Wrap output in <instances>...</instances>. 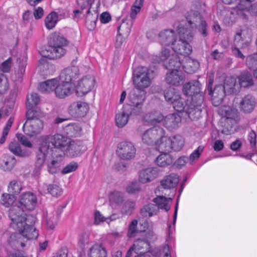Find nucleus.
<instances>
[{"mask_svg": "<svg viewBox=\"0 0 257 257\" xmlns=\"http://www.w3.org/2000/svg\"><path fill=\"white\" fill-rule=\"evenodd\" d=\"M69 143L68 138L60 134L43 137L37 153V165L41 166L44 164L48 154L52 156L64 157L66 148Z\"/></svg>", "mask_w": 257, "mask_h": 257, "instance_id": "f257e3e1", "label": "nucleus"}, {"mask_svg": "<svg viewBox=\"0 0 257 257\" xmlns=\"http://www.w3.org/2000/svg\"><path fill=\"white\" fill-rule=\"evenodd\" d=\"M9 217L13 227L17 228L20 235L27 239H36L38 236V232L34 227L36 218L31 215H27L23 208L18 206H14L9 210Z\"/></svg>", "mask_w": 257, "mask_h": 257, "instance_id": "f03ea898", "label": "nucleus"}, {"mask_svg": "<svg viewBox=\"0 0 257 257\" xmlns=\"http://www.w3.org/2000/svg\"><path fill=\"white\" fill-rule=\"evenodd\" d=\"M174 28H176L179 36V40L174 44L173 50L182 55L188 56L192 51V47L189 44L194 37V33L190 30L185 27L184 24L175 23Z\"/></svg>", "mask_w": 257, "mask_h": 257, "instance_id": "7ed1b4c3", "label": "nucleus"}, {"mask_svg": "<svg viewBox=\"0 0 257 257\" xmlns=\"http://www.w3.org/2000/svg\"><path fill=\"white\" fill-rule=\"evenodd\" d=\"M27 120L23 125L24 132L32 137L40 134L43 128V122L40 119L42 112L36 109H29L26 112Z\"/></svg>", "mask_w": 257, "mask_h": 257, "instance_id": "20e7f679", "label": "nucleus"}, {"mask_svg": "<svg viewBox=\"0 0 257 257\" xmlns=\"http://www.w3.org/2000/svg\"><path fill=\"white\" fill-rule=\"evenodd\" d=\"M186 19L187 23L183 21L176 23L184 24L185 27L192 32V29H197L203 37H206L208 35V25L199 12L190 11L188 13Z\"/></svg>", "mask_w": 257, "mask_h": 257, "instance_id": "39448f33", "label": "nucleus"}, {"mask_svg": "<svg viewBox=\"0 0 257 257\" xmlns=\"http://www.w3.org/2000/svg\"><path fill=\"white\" fill-rule=\"evenodd\" d=\"M150 70L146 67H138L133 72V81L135 88L144 89L151 83Z\"/></svg>", "mask_w": 257, "mask_h": 257, "instance_id": "423d86ee", "label": "nucleus"}, {"mask_svg": "<svg viewBox=\"0 0 257 257\" xmlns=\"http://www.w3.org/2000/svg\"><path fill=\"white\" fill-rule=\"evenodd\" d=\"M256 101L255 98L250 94L243 97H235L233 100V105L245 113H249L254 109Z\"/></svg>", "mask_w": 257, "mask_h": 257, "instance_id": "0eeeda50", "label": "nucleus"}, {"mask_svg": "<svg viewBox=\"0 0 257 257\" xmlns=\"http://www.w3.org/2000/svg\"><path fill=\"white\" fill-rule=\"evenodd\" d=\"M225 4L230 5L234 2V6L232 7V13L236 14L242 19L246 20L248 15L253 7L249 9L250 3L247 0H222Z\"/></svg>", "mask_w": 257, "mask_h": 257, "instance_id": "6e6552de", "label": "nucleus"}, {"mask_svg": "<svg viewBox=\"0 0 257 257\" xmlns=\"http://www.w3.org/2000/svg\"><path fill=\"white\" fill-rule=\"evenodd\" d=\"M116 152L121 159L127 160L135 157L136 149L132 143L122 142L118 144Z\"/></svg>", "mask_w": 257, "mask_h": 257, "instance_id": "1a4fd4ad", "label": "nucleus"}, {"mask_svg": "<svg viewBox=\"0 0 257 257\" xmlns=\"http://www.w3.org/2000/svg\"><path fill=\"white\" fill-rule=\"evenodd\" d=\"M146 93L144 89L137 88L133 89L129 93L128 98L131 105L139 109L136 112H133L134 113L137 114L140 112V109L142 108L146 99Z\"/></svg>", "mask_w": 257, "mask_h": 257, "instance_id": "9d476101", "label": "nucleus"}, {"mask_svg": "<svg viewBox=\"0 0 257 257\" xmlns=\"http://www.w3.org/2000/svg\"><path fill=\"white\" fill-rule=\"evenodd\" d=\"M163 134V128L159 126H156L148 129L143 134L142 140L144 144L147 145H156V141L159 137Z\"/></svg>", "mask_w": 257, "mask_h": 257, "instance_id": "9b49d317", "label": "nucleus"}, {"mask_svg": "<svg viewBox=\"0 0 257 257\" xmlns=\"http://www.w3.org/2000/svg\"><path fill=\"white\" fill-rule=\"evenodd\" d=\"M94 85L95 79L93 76L87 75L83 77L76 87L77 94L82 96L92 90Z\"/></svg>", "mask_w": 257, "mask_h": 257, "instance_id": "f8f14e48", "label": "nucleus"}, {"mask_svg": "<svg viewBox=\"0 0 257 257\" xmlns=\"http://www.w3.org/2000/svg\"><path fill=\"white\" fill-rule=\"evenodd\" d=\"M159 173L157 167H150L143 169L139 173V182L142 183L150 182L156 178Z\"/></svg>", "mask_w": 257, "mask_h": 257, "instance_id": "ddd939ff", "label": "nucleus"}, {"mask_svg": "<svg viewBox=\"0 0 257 257\" xmlns=\"http://www.w3.org/2000/svg\"><path fill=\"white\" fill-rule=\"evenodd\" d=\"M165 131L163 128V134L159 137L156 142L157 150L160 153H169L172 150L171 137H168L165 135Z\"/></svg>", "mask_w": 257, "mask_h": 257, "instance_id": "4468645a", "label": "nucleus"}, {"mask_svg": "<svg viewBox=\"0 0 257 257\" xmlns=\"http://www.w3.org/2000/svg\"><path fill=\"white\" fill-rule=\"evenodd\" d=\"M204 101L203 93H199L197 95H194L191 97V100L189 101V108H192V118L193 115L197 114V116H199L202 111V104Z\"/></svg>", "mask_w": 257, "mask_h": 257, "instance_id": "2eb2a0df", "label": "nucleus"}, {"mask_svg": "<svg viewBox=\"0 0 257 257\" xmlns=\"http://www.w3.org/2000/svg\"><path fill=\"white\" fill-rule=\"evenodd\" d=\"M74 90V87L72 83L57 84L55 88V93L57 97L64 98L70 95Z\"/></svg>", "mask_w": 257, "mask_h": 257, "instance_id": "dca6fc26", "label": "nucleus"}, {"mask_svg": "<svg viewBox=\"0 0 257 257\" xmlns=\"http://www.w3.org/2000/svg\"><path fill=\"white\" fill-rule=\"evenodd\" d=\"M165 79L168 84L178 86L183 82L184 76L182 71L174 70L166 74Z\"/></svg>", "mask_w": 257, "mask_h": 257, "instance_id": "f3484780", "label": "nucleus"}, {"mask_svg": "<svg viewBox=\"0 0 257 257\" xmlns=\"http://www.w3.org/2000/svg\"><path fill=\"white\" fill-rule=\"evenodd\" d=\"M163 125L170 130L178 128L181 122V116L177 113H172L167 115L163 120Z\"/></svg>", "mask_w": 257, "mask_h": 257, "instance_id": "a211bd4d", "label": "nucleus"}, {"mask_svg": "<svg viewBox=\"0 0 257 257\" xmlns=\"http://www.w3.org/2000/svg\"><path fill=\"white\" fill-rule=\"evenodd\" d=\"M189 100H186L185 99L181 97L179 94V98H177L172 104L174 108L178 111H185L188 114L190 118H192V110L189 108Z\"/></svg>", "mask_w": 257, "mask_h": 257, "instance_id": "6ab92c4d", "label": "nucleus"}, {"mask_svg": "<svg viewBox=\"0 0 257 257\" xmlns=\"http://www.w3.org/2000/svg\"><path fill=\"white\" fill-rule=\"evenodd\" d=\"M20 203L26 209L33 210L37 203L36 197L32 193L29 192L25 193L21 196Z\"/></svg>", "mask_w": 257, "mask_h": 257, "instance_id": "aec40b11", "label": "nucleus"}, {"mask_svg": "<svg viewBox=\"0 0 257 257\" xmlns=\"http://www.w3.org/2000/svg\"><path fill=\"white\" fill-rule=\"evenodd\" d=\"M177 36L173 30H165L159 34L160 42L164 45H172L177 41Z\"/></svg>", "mask_w": 257, "mask_h": 257, "instance_id": "412c9836", "label": "nucleus"}, {"mask_svg": "<svg viewBox=\"0 0 257 257\" xmlns=\"http://www.w3.org/2000/svg\"><path fill=\"white\" fill-rule=\"evenodd\" d=\"M200 84L198 80H193L184 85L183 92L186 95L193 96L199 93H202L200 90Z\"/></svg>", "mask_w": 257, "mask_h": 257, "instance_id": "4be33fe9", "label": "nucleus"}, {"mask_svg": "<svg viewBox=\"0 0 257 257\" xmlns=\"http://www.w3.org/2000/svg\"><path fill=\"white\" fill-rule=\"evenodd\" d=\"M64 47H48V49L43 51V56L50 59L60 58L66 53Z\"/></svg>", "mask_w": 257, "mask_h": 257, "instance_id": "5701e85b", "label": "nucleus"}, {"mask_svg": "<svg viewBox=\"0 0 257 257\" xmlns=\"http://www.w3.org/2000/svg\"><path fill=\"white\" fill-rule=\"evenodd\" d=\"M78 69L76 67L67 68L63 70L60 75V80L64 83H71V82L76 79Z\"/></svg>", "mask_w": 257, "mask_h": 257, "instance_id": "b1692460", "label": "nucleus"}, {"mask_svg": "<svg viewBox=\"0 0 257 257\" xmlns=\"http://www.w3.org/2000/svg\"><path fill=\"white\" fill-rule=\"evenodd\" d=\"M227 94L222 85H218L215 86L212 92V104L215 106L219 105L222 102L224 97Z\"/></svg>", "mask_w": 257, "mask_h": 257, "instance_id": "393cba45", "label": "nucleus"}, {"mask_svg": "<svg viewBox=\"0 0 257 257\" xmlns=\"http://www.w3.org/2000/svg\"><path fill=\"white\" fill-rule=\"evenodd\" d=\"M179 176L175 173L167 175L161 181V186L165 189H171L176 187L179 183Z\"/></svg>", "mask_w": 257, "mask_h": 257, "instance_id": "a878e982", "label": "nucleus"}, {"mask_svg": "<svg viewBox=\"0 0 257 257\" xmlns=\"http://www.w3.org/2000/svg\"><path fill=\"white\" fill-rule=\"evenodd\" d=\"M223 86L228 94L237 92L240 88L236 78L233 76L227 77Z\"/></svg>", "mask_w": 257, "mask_h": 257, "instance_id": "bb28decb", "label": "nucleus"}, {"mask_svg": "<svg viewBox=\"0 0 257 257\" xmlns=\"http://www.w3.org/2000/svg\"><path fill=\"white\" fill-rule=\"evenodd\" d=\"M10 151L16 156L27 157L31 154V151L27 149H22L20 144L16 142H11L9 146Z\"/></svg>", "mask_w": 257, "mask_h": 257, "instance_id": "cd10ccee", "label": "nucleus"}, {"mask_svg": "<svg viewBox=\"0 0 257 257\" xmlns=\"http://www.w3.org/2000/svg\"><path fill=\"white\" fill-rule=\"evenodd\" d=\"M224 117L226 123L230 122L232 124H234L239 119V112L236 108L226 107L225 109Z\"/></svg>", "mask_w": 257, "mask_h": 257, "instance_id": "c85d7f7f", "label": "nucleus"}, {"mask_svg": "<svg viewBox=\"0 0 257 257\" xmlns=\"http://www.w3.org/2000/svg\"><path fill=\"white\" fill-rule=\"evenodd\" d=\"M67 44V40L59 34L55 33L51 35L49 47H65Z\"/></svg>", "mask_w": 257, "mask_h": 257, "instance_id": "c756f323", "label": "nucleus"}, {"mask_svg": "<svg viewBox=\"0 0 257 257\" xmlns=\"http://www.w3.org/2000/svg\"><path fill=\"white\" fill-rule=\"evenodd\" d=\"M57 83L58 81L56 79L48 80L40 83L38 86V89L43 93H50L55 90V88Z\"/></svg>", "mask_w": 257, "mask_h": 257, "instance_id": "7c9ffc66", "label": "nucleus"}, {"mask_svg": "<svg viewBox=\"0 0 257 257\" xmlns=\"http://www.w3.org/2000/svg\"><path fill=\"white\" fill-rule=\"evenodd\" d=\"M82 147L74 142H70L66 148L65 155L71 157H76L82 153Z\"/></svg>", "mask_w": 257, "mask_h": 257, "instance_id": "2f4dec72", "label": "nucleus"}, {"mask_svg": "<svg viewBox=\"0 0 257 257\" xmlns=\"http://www.w3.org/2000/svg\"><path fill=\"white\" fill-rule=\"evenodd\" d=\"M156 164L162 167L170 165L173 162L172 156L167 153H161L155 160Z\"/></svg>", "mask_w": 257, "mask_h": 257, "instance_id": "473e14b6", "label": "nucleus"}, {"mask_svg": "<svg viewBox=\"0 0 257 257\" xmlns=\"http://www.w3.org/2000/svg\"><path fill=\"white\" fill-rule=\"evenodd\" d=\"M238 82L239 87H247L253 84L252 75L248 72L242 73L238 77Z\"/></svg>", "mask_w": 257, "mask_h": 257, "instance_id": "72a5a7b5", "label": "nucleus"}, {"mask_svg": "<svg viewBox=\"0 0 257 257\" xmlns=\"http://www.w3.org/2000/svg\"><path fill=\"white\" fill-rule=\"evenodd\" d=\"M159 207L155 204H148L145 205L141 210V214L144 217H151L157 214Z\"/></svg>", "mask_w": 257, "mask_h": 257, "instance_id": "f704fd0d", "label": "nucleus"}, {"mask_svg": "<svg viewBox=\"0 0 257 257\" xmlns=\"http://www.w3.org/2000/svg\"><path fill=\"white\" fill-rule=\"evenodd\" d=\"M199 66V63L197 60L188 57L186 60L183 68L187 73H192L196 71Z\"/></svg>", "mask_w": 257, "mask_h": 257, "instance_id": "c9c22d12", "label": "nucleus"}, {"mask_svg": "<svg viewBox=\"0 0 257 257\" xmlns=\"http://www.w3.org/2000/svg\"><path fill=\"white\" fill-rule=\"evenodd\" d=\"M90 257H106V251L100 244H95L89 248Z\"/></svg>", "mask_w": 257, "mask_h": 257, "instance_id": "e433bc0d", "label": "nucleus"}, {"mask_svg": "<svg viewBox=\"0 0 257 257\" xmlns=\"http://www.w3.org/2000/svg\"><path fill=\"white\" fill-rule=\"evenodd\" d=\"M53 160L48 165V171L52 174H55L60 171L61 162L64 157L52 156Z\"/></svg>", "mask_w": 257, "mask_h": 257, "instance_id": "4c0bfd02", "label": "nucleus"}, {"mask_svg": "<svg viewBox=\"0 0 257 257\" xmlns=\"http://www.w3.org/2000/svg\"><path fill=\"white\" fill-rule=\"evenodd\" d=\"M181 63L178 58L177 55L175 54H172L171 58H169V61L166 62L164 66L167 69H170L171 71L174 70H178V69L180 67Z\"/></svg>", "mask_w": 257, "mask_h": 257, "instance_id": "58836bf2", "label": "nucleus"}, {"mask_svg": "<svg viewBox=\"0 0 257 257\" xmlns=\"http://www.w3.org/2000/svg\"><path fill=\"white\" fill-rule=\"evenodd\" d=\"M172 150L175 151H180L184 146V140L180 135H176L171 137Z\"/></svg>", "mask_w": 257, "mask_h": 257, "instance_id": "ea45409f", "label": "nucleus"}, {"mask_svg": "<svg viewBox=\"0 0 257 257\" xmlns=\"http://www.w3.org/2000/svg\"><path fill=\"white\" fill-rule=\"evenodd\" d=\"M71 106L75 109L76 114L79 116H84L88 110V105L83 102H74Z\"/></svg>", "mask_w": 257, "mask_h": 257, "instance_id": "a19ab883", "label": "nucleus"}, {"mask_svg": "<svg viewBox=\"0 0 257 257\" xmlns=\"http://www.w3.org/2000/svg\"><path fill=\"white\" fill-rule=\"evenodd\" d=\"M145 118L151 124L154 125L163 121L164 116L160 112L155 111L147 113Z\"/></svg>", "mask_w": 257, "mask_h": 257, "instance_id": "79ce46f5", "label": "nucleus"}, {"mask_svg": "<svg viewBox=\"0 0 257 257\" xmlns=\"http://www.w3.org/2000/svg\"><path fill=\"white\" fill-rule=\"evenodd\" d=\"M43 190L46 189L48 192L54 197H58L62 193V189L56 184H44L42 186Z\"/></svg>", "mask_w": 257, "mask_h": 257, "instance_id": "37998d69", "label": "nucleus"}, {"mask_svg": "<svg viewBox=\"0 0 257 257\" xmlns=\"http://www.w3.org/2000/svg\"><path fill=\"white\" fill-rule=\"evenodd\" d=\"M172 199L171 198H166L163 196H158L153 199V201L159 207V209H163L166 211L170 209V206L168 205V202Z\"/></svg>", "mask_w": 257, "mask_h": 257, "instance_id": "c03bdc74", "label": "nucleus"}, {"mask_svg": "<svg viewBox=\"0 0 257 257\" xmlns=\"http://www.w3.org/2000/svg\"><path fill=\"white\" fill-rule=\"evenodd\" d=\"M132 113H133V111L128 113L123 111L121 112L116 114L115 116L116 125L119 127H123L128 122L129 114Z\"/></svg>", "mask_w": 257, "mask_h": 257, "instance_id": "a18cd8bd", "label": "nucleus"}, {"mask_svg": "<svg viewBox=\"0 0 257 257\" xmlns=\"http://www.w3.org/2000/svg\"><path fill=\"white\" fill-rule=\"evenodd\" d=\"M179 93L172 87H169L164 91V97L166 100L172 103L177 98H179Z\"/></svg>", "mask_w": 257, "mask_h": 257, "instance_id": "49530a36", "label": "nucleus"}, {"mask_svg": "<svg viewBox=\"0 0 257 257\" xmlns=\"http://www.w3.org/2000/svg\"><path fill=\"white\" fill-rule=\"evenodd\" d=\"M58 21V15L56 12H51L45 19V23L48 29H52Z\"/></svg>", "mask_w": 257, "mask_h": 257, "instance_id": "de8ad7c7", "label": "nucleus"}, {"mask_svg": "<svg viewBox=\"0 0 257 257\" xmlns=\"http://www.w3.org/2000/svg\"><path fill=\"white\" fill-rule=\"evenodd\" d=\"M57 222V216L54 212L47 213L46 216L45 225L48 229L52 230Z\"/></svg>", "mask_w": 257, "mask_h": 257, "instance_id": "09e8293b", "label": "nucleus"}, {"mask_svg": "<svg viewBox=\"0 0 257 257\" xmlns=\"http://www.w3.org/2000/svg\"><path fill=\"white\" fill-rule=\"evenodd\" d=\"M65 130L70 136H77L81 131V127L77 123H69L66 126Z\"/></svg>", "mask_w": 257, "mask_h": 257, "instance_id": "8fccbe9b", "label": "nucleus"}, {"mask_svg": "<svg viewBox=\"0 0 257 257\" xmlns=\"http://www.w3.org/2000/svg\"><path fill=\"white\" fill-rule=\"evenodd\" d=\"M133 23V21L130 22V24L123 21L121 25L118 27V34H121L124 37H127L130 35Z\"/></svg>", "mask_w": 257, "mask_h": 257, "instance_id": "3c124183", "label": "nucleus"}, {"mask_svg": "<svg viewBox=\"0 0 257 257\" xmlns=\"http://www.w3.org/2000/svg\"><path fill=\"white\" fill-rule=\"evenodd\" d=\"M133 245L137 250H141L142 249L147 250L150 248L149 242L145 241L142 237L137 238Z\"/></svg>", "mask_w": 257, "mask_h": 257, "instance_id": "603ef678", "label": "nucleus"}, {"mask_svg": "<svg viewBox=\"0 0 257 257\" xmlns=\"http://www.w3.org/2000/svg\"><path fill=\"white\" fill-rule=\"evenodd\" d=\"M22 189V187L19 183L15 180H13L10 182L8 186V191L10 194L14 196L18 195Z\"/></svg>", "mask_w": 257, "mask_h": 257, "instance_id": "864d4df0", "label": "nucleus"}, {"mask_svg": "<svg viewBox=\"0 0 257 257\" xmlns=\"http://www.w3.org/2000/svg\"><path fill=\"white\" fill-rule=\"evenodd\" d=\"M20 234L18 233H13L9 237L8 239V242L13 248L17 247L20 244L22 246H24L25 244L23 242H20L18 239L20 238Z\"/></svg>", "mask_w": 257, "mask_h": 257, "instance_id": "5fc2aeb1", "label": "nucleus"}, {"mask_svg": "<svg viewBox=\"0 0 257 257\" xmlns=\"http://www.w3.org/2000/svg\"><path fill=\"white\" fill-rule=\"evenodd\" d=\"M6 160H4V165L3 168L5 171H10L15 166L16 160L15 157L12 156H6Z\"/></svg>", "mask_w": 257, "mask_h": 257, "instance_id": "6e6d98bb", "label": "nucleus"}, {"mask_svg": "<svg viewBox=\"0 0 257 257\" xmlns=\"http://www.w3.org/2000/svg\"><path fill=\"white\" fill-rule=\"evenodd\" d=\"M109 200L111 203L120 205L123 201V194L120 192L114 191L110 194Z\"/></svg>", "mask_w": 257, "mask_h": 257, "instance_id": "4d7b16f0", "label": "nucleus"}, {"mask_svg": "<svg viewBox=\"0 0 257 257\" xmlns=\"http://www.w3.org/2000/svg\"><path fill=\"white\" fill-rule=\"evenodd\" d=\"M40 101V97L36 93H32L30 96L27 97V106L32 108L37 105Z\"/></svg>", "mask_w": 257, "mask_h": 257, "instance_id": "13d9d810", "label": "nucleus"}, {"mask_svg": "<svg viewBox=\"0 0 257 257\" xmlns=\"http://www.w3.org/2000/svg\"><path fill=\"white\" fill-rule=\"evenodd\" d=\"M206 10L205 4L201 0H196L194 2L191 11L199 12L200 14L205 12Z\"/></svg>", "mask_w": 257, "mask_h": 257, "instance_id": "bf43d9fd", "label": "nucleus"}, {"mask_svg": "<svg viewBox=\"0 0 257 257\" xmlns=\"http://www.w3.org/2000/svg\"><path fill=\"white\" fill-rule=\"evenodd\" d=\"M25 63L23 64L19 67L18 72L16 71L12 75V79L14 81L20 82L22 80L23 76L25 72Z\"/></svg>", "mask_w": 257, "mask_h": 257, "instance_id": "052dcab7", "label": "nucleus"}, {"mask_svg": "<svg viewBox=\"0 0 257 257\" xmlns=\"http://www.w3.org/2000/svg\"><path fill=\"white\" fill-rule=\"evenodd\" d=\"M15 201V196L11 194H3L2 196V203L6 207L12 205Z\"/></svg>", "mask_w": 257, "mask_h": 257, "instance_id": "680f3d73", "label": "nucleus"}, {"mask_svg": "<svg viewBox=\"0 0 257 257\" xmlns=\"http://www.w3.org/2000/svg\"><path fill=\"white\" fill-rule=\"evenodd\" d=\"M135 206V203L131 200H127L123 205L121 211L125 214H131Z\"/></svg>", "mask_w": 257, "mask_h": 257, "instance_id": "e2e57ef3", "label": "nucleus"}, {"mask_svg": "<svg viewBox=\"0 0 257 257\" xmlns=\"http://www.w3.org/2000/svg\"><path fill=\"white\" fill-rule=\"evenodd\" d=\"M144 235L142 238L145 240L149 242V244L150 245L151 242H153L156 240L157 239V235L152 230H149L147 232H144Z\"/></svg>", "mask_w": 257, "mask_h": 257, "instance_id": "0e129e2a", "label": "nucleus"}, {"mask_svg": "<svg viewBox=\"0 0 257 257\" xmlns=\"http://www.w3.org/2000/svg\"><path fill=\"white\" fill-rule=\"evenodd\" d=\"M78 164L76 162H71L70 164L65 167L61 172L63 174H66L75 171L78 168Z\"/></svg>", "mask_w": 257, "mask_h": 257, "instance_id": "69168bd1", "label": "nucleus"}, {"mask_svg": "<svg viewBox=\"0 0 257 257\" xmlns=\"http://www.w3.org/2000/svg\"><path fill=\"white\" fill-rule=\"evenodd\" d=\"M11 67V59L9 58L0 65V71L3 73H7L10 71Z\"/></svg>", "mask_w": 257, "mask_h": 257, "instance_id": "338daca9", "label": "nucleus"}, {"mask_svg": "<svg viewBox=\"0 0 257 257\" xmlns=\"http://www.w3.org/2000/svg\"><path fill=\"white\" fill-rule=\"evenodd\" d=\"M171 50L167 48L163 49L161 54L159 55L158 62L166 61L167 59L171 58Z\"/></svg>", "mask_w": 257, "mask_h": 257, "instance_id": "774afa93", "label": "nucleus"}]
</instances>
